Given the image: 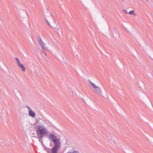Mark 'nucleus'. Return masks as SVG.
I'll return each instance as SVG.
<instances>
[{
	"label": "nucleus",
	"instance_id": "obj_8",
	"mask_svg": "<svg viewBox=\"0 0 153 153\" xmlns=\"http://www.w3.org/2000/svg\"><path fill=\"white\" fill-rule=\"evenodd\" d=\"M128 14L130 15H133L134 16H136L134 10H131L129 12Z\"/></svg>",
	"mask_w": 153,
	"mask_h": 153
},
{
	"label": "nucleus",
	"instance_id": "obj_2",
	"mask_svg": "<svg viewBox=\"0 0 153 153\" xmlns=\"http://www.w3.org/2000/svg\"><path fill=\"white\" fill-rule=\"evenodd\" d=\"M49 140H51L53 142L54 146L59 148L61 147V143L59 139L57 138L55 136L51 134L48 136Z\"/></svg>",
	"mask_w": 153,
	"mask_h": 153
},
{
	"label": "nucleus",
	"instance_id": "obj_9",
	"mask_svg": "<svg viewBox=\"0 0 153 153\" xmlns=\"http://www.w3.org/2000/svg\"><path fill=\"white\" fill-rule=\"evenodd\" d=\"M48 24L52 28H55V27L54 25L53 24H51L50 23H49V22H48Z\"/></svg>",
	"mask_w": 153,
	"mask_h": 153
},
{
	"label": "nucleus",
	"instance_id": "obj_12",
	"mask_svg": "<svg viewBox=\"0 0 153 153\" xmlns=\"http://www.w3.org/2000/svg\"><path fill=\"white\" fill-rule=\"evenodd\" d=\"M72 153H79L77 151H74V152H73Z\"/></svg>",
	"mask_w": 153,
	"mask_h": 153
},
{
	"label": "nucleus",
	"instance_id": "obj_10",
	"mask_svg": "<svg viewBox=\"0 0 153 153\" xmlns=\"http://www.w3.org/2000/svg\"><path fill=\"white\" fill-rule=\"evenodd\" d=\"M123 11L126 14H128V12L127 10H123Z\"/></svg>",
	"mask_w": 153,
	"mask_h": 153
},
{
	"label": "nucleus",
	"instance_id": "obj_13",
	"mask_svg": "<svg viewBox=\"0 0 153 153\" xmlns=\"http://www.w3.org/2000/svg\"><path fill=\"white\" fill-rule=\"evenodd\" d=\"M67 153H71V152H68Z\"/></svg>",
	"mask_w": 153,
	"mask_h": 153
},
{
	"label": "nucleus",
	"instance_id": "obj_6",
	"mask_svg": "<svg viewBox=\"0 0 153 153\" xmlns=\"http://www.w3.org/2000/svg\"><path fill=\"white\" fill-rule=\"evenodd\" d=\"M60 148L53 146L52 149L51 153H57V150Z\"/></svg>",
	"mask_w": 153,
	"mask_h": 153
},
{
	"label": "nucleus",
	"instance_id": "obj_7",
	"mask_svg": "<svg viewBox=\"0 0 153 153\" xmlns=\"http://www.w3.org/2000/svg\"><path fill=\"white\" fill-rule=\"evenodd\" d=\"M39 44L42 49H45V44L44 43L42 42H40Z\"/></svg>",
	"mask_w": 153,
	"mask_h": 153
},
{
	"label": "nucleus",
	"instance_id": "obj_11",
	"mask_svg": "<svg viewBox=\"0 0 153 153\" xmlns=\"http://www.w3.org/2000/svg\"><path fill=\"white\" fill-rule=\"evenodd\" d=\"M56 32L58 33H59V32H60V31L59 30V29L58 28H57L56 30Z\"/></svg>",
	"mask_w": 153,
	"mask_h": 153
},
{
	"label": "nucleus",
	"instance_id": "obj_1",
	"mask_svg": "<svg viewBox=\"0 0 153 153\" xmlns=\"http://www.w3.org/2000/svg\"><path fill=\"white\" fill-rule=\"evenodd\" d=\"M47 132V130L43 126H38L36 133L39 138H42Z\"/></svg>",
	"mask_w": 153,
	"mask_h": 153
},
{
	"label": "nucleus",
	"instance_id": "obj_5",
	"mask_svg": "<svg viewBox=\"0 0 153 153\" xmlns=\"http://www.w3.org/2000/svg\"><path fill=\"white\" fill-rule=\"evenodd\" d=\"M28 108H29L28 112L29 115L33 118H34L35 116V112L32 110L29 107H28Z\"/></svg>",
	"mask_w": 153,
	"mask_h": 153
},
{
	"label": "nucleus",
	"instance_id": "obj_4",
	"mask_svg": "<svg viewBox=\"0 0 153 153\" xmlns=\"http://www.w3.org/2000/svg\"><path fill=\"white\" fill-rule=\"evenodd\" d=\"M15 59L16 60V62H17V64L18 65V66L21 68L22 69V70L24 71L25 72V68L24 66V65H23L20 62L19 59L17 58H15Z\"/></svg>",
	"mask_w": 153,
	"mask_h": 153
},
{
	"label": "nucleus",
	"instance_id": "obj_3",
	"mask_svg": "<svg viewBox=\"0 0 153 153\" xmlns=\"http://www.w3.org/2000/svg\"><path fill=\"white\" fill-rule=\"evenodd\" d=\"M89 86L92 90L96 94H101L102 92L101 88L98 86L94 83L90 82L89 84Z\"/></svg>",
	"mask_w": 153,
	"mask_h": 153
}]
</instances>
